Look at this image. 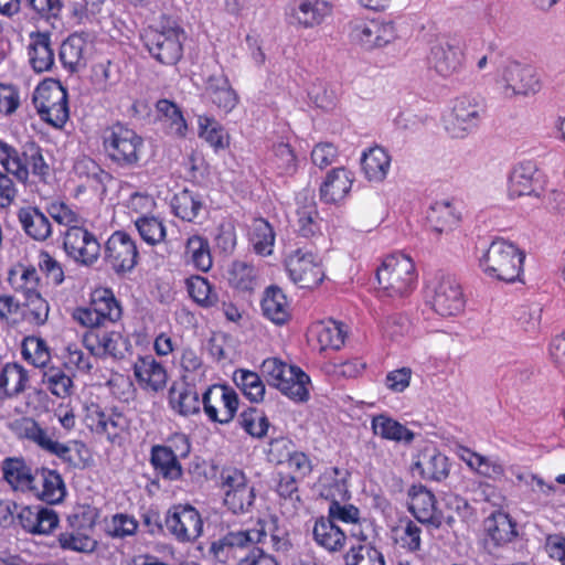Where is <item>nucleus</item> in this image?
<instances>
[{"mask_svg":"<svg viewBox=\"0 0 565 565\" xmlns=\"http://www.w3.org/2000/svg\"><path fill=\"white\" fill-rule=\"evenodd\" d=\"M525 253L504 238L493 239L479 257V267L492 279L507 284L523 282Z\"/></svg>","mask_w":565,"mask_h":565,"instance_id":"obj_1","label":"nucleus"},{"mask_svg":"<svg viewBox=\"0 0 565 565\" xmlns=\"http://www.w3.org/2000/svg\"><path fill=\"white\" fill-rule=\"evenodd\" d=\"M102 143L106 158L121 169L138 167L145 153L143 138L121 122L113 124L103 130Z\"/></svg>","mask_w":565,"mask_h":565,"instance_id":"obj_2","label":"nucleus"},{"mask_svg":"<svg viewBox=\"0 0 565 565\" xmlns=\"http://www.w3.org/2000/svg\"><path fill=\"white\" fill-rule=\"evenodd\" d=\"M266 526L262 520L246 530L232 531L214 540L209 547L211 558L222 565H241L250 544H263Z\"/></svg>","mask_w":565,"mask_h":565,"instance_id":"obj_3","label":"nucleus"},{"mask_svg":"<svg viewBox=\"0 0 565 565\" xmlns=\"http://www.w3.org/2000/svg\"><path fill=\"white\" fill-rule=\"evenodd\" d=\"M183 38V30L170 18H162L157 26H149L142 33V41L151 56L166 65H173L181 58Z\"/></svg>","mask_w":565,"mask_h":565,"instance_id":"obj_4","label":"nucleus"},{"mask_svg":"<svg viewBox=\"0 0 565 565\" xmlns=\"http://www.w3.org/2000/svg\"><path fill=\"white\" fill-rule=\"evenodd\" d=\"M376 278L380 288L387 297H405L416 286L415 264L405 254L388 255L377 268Z\"/></svg>","mask_w":565,"mask_h":565,"instance_id":"obj_5","label":"nucleus"},{"mask_svg":"<svg viewBox=\"0 0 565 565\" xmlns=\"http://www.w3.org/2000/svg\"><path fill=\"white\" fill-rule=\"evenodd\" d=\"M429 302L441 317H456L463 312L466 297L460 281L454 274L439 271L427 282Z\"/></svg>","mask_w":565,"mask_h":565,"instance_id":"obj_6","label":"nucleus"},{"mask_svg":"<svg viewBox=\"0 0 565 565\" xmlns=\"http://www.w3.org/2000/svg\"><path fill=\"white\" fill-rule=\"evenodd\" d=\"M33 104L42 120L62 128L70 117L67 92L60 82L43 81L33 93Z\"/></svg>","mask_w":565,"mask_h":565,"instance_id":"obj_7","label":"nucleus"},{"mask_svg":"<svg viewBox=\"0 0 565 565\" xmlns=\"http://www.w3.org/2000/svg\"><path fill=\"white\" fill-rule=\"evenodd\" d=\"M9 427L19 440L32 444L65 462H73L71 448L55 439L54 434L43 428L34 418L26 416L17 418L10 423Z\"/></svg>","mask_w":565,"mask_h":565,"instance_id":"obj_8","label":"nucleus"},{"mask_svg":"<svg viewBox=\"0 0 565 565\" xmlns=\"http://www.w3.org/2000/svg\"><path fill=\"white\" fill-rule=\"evenodd\" d=\"M482 107L475 98L461 96L443 117L445 130L452 138L462 139L473 132L481 118Z\"/></svg>","mask_w":565,"mask_h":565,"instance_id":"obj_9","label":"nucleus"},{"mask_svg":"<svg viewBox=\"0 0 565 565\" xmlns=\"http://www.w3.org/2000/svg\"><path fill=\"white\" fill-rule=\"evenodd\" d=\"M429 63L444 78L460 73L465 65V52L460 41L451 36H441L430 46Z\"/></svg>","mask_w":565,"mask_h":565,"instance_id":"obj_10","label":"nucleus"},{"mask_svg":"<svg viewBox=\"0 0 565 565\" xmlns=\"http://www.w3.org/2000/svg\"><path fill=\"white\" fill-rule=\"evenodd\" d=\"M290 279L301 288H313L324 278L321 259L310 250L297 249L286 259Z\"/></svg>","mask_w":565,"mask_h":565,"instance_id":"obj_11","label":"nucleus"},{"mask_svg":"<svg viewBox=\"0 0 565 565\" xmlns=\"http://www.w3.org/2000/svg\"><path fill=\"white\" fill-rule=\"evenodd\" d=\"M546 175L533 161H522L514 166L509 177L510 198H541L545 191Z\"/></svg>","mask_w":565,"mask_h":565,"instance_id":"obj_12","label":"nucleus"},{"mask_svg":"<svg viewBox=\"0 0 565 565\" xmlns=\"http://www.w3.org/2000/svg\"><path fill=\"white\" fill-rule=\"evenodd\" d=\"M166 526L177 541L194 542L203 532V520L195 508L179 504L168 511Z\"/></svg>","mask_w":565,"mask_h":565,"instance_id":"obj_13","label":"nucleus"},{"mask_svg":"<svg viewBox=\"0 0 565 565\" xmlns=\"http://www.w3.org/2000/svg\"><path fill=\"white\" fill-rule=\"evenodd\" d=\"M202 405L210 420L228 424L237 412L238 396L228 386L212 385L204 392Z\"/></svg>","mask_w":565,"mask_h":565,"instance_id":"obj_14","label":"nucleus"},{"mask_svg":"<svg viewBox=\"0 0 565 565\" xmlns=\"http://www.w3.org/2000/svg\"><path fill=\"white\" fill-rule=\"evenodd\" d=\"M83 343L92 355L102 359H124L131 348L129 339L119 331L89 330Z\"/></svg>","mask_w":565,"mask_h":565,"instance_id":"obj_15","label":"nucleus"},{"mask_svg":"<svg viewBox=\"0 0 565 565\" xmlns=\"http://www.w3.org/2000/svg\"><path fill=\"white\" fill-rule=\"evenodd\" d=\"M138 259L135 239L122 231L110 235L105 245V260L118 274L130 271Z\"/></svg>","mask_w":565,"mask_h":565,"instance_id":"obj_16","label":"nucleus"},{"mask_svg":"<svg viewBox=\"0 0 565 565\" xmlns=\"http://www.w3.org/2000/svg\"><path fill=\"white\" fill-rule=\"evenodd\" d=\"M499 84L501 93L508 98L534 94L541 87L535 71L516 62L509 63L503 68Z\"/></svg>","mask_w":565,"mask_h":565,"instance_id":"obj_17","label":"nucleus"},{"mask_svg":"<svg viewBox=\"0 0 565 565\" xmlns=\"http://www.w3.org/2000/svg\"><path fill=\"white\" fill-rule=\"evenodd\" d=\"M63 246L68 257L85 266L95 264L100 255V245L95 235L83 226L67 228Z\"/></svg>","mask_w":565,"mask_h":565,"instance_id":"obj_18","label":"nucleus"},{"mask_svg":"<svg viewBox=\"0 0 565 565\" xmlns=\"http://www.w3.org/2000/svg\"><path fill=\"white\" fill-rule=\"evenodd\" d=\"M350 36L352 41L370 50L382 47L394 41L396 30L392 22L355 20L351 23Z\"/></svg>","mask_w":565,"mask_h":565,"instance_id":"obj_19","label":"nucleus"},{"mask_svg":"<svg viewBox=\"0 0 565 565\" xmlns=\"http://www.w3.org/2000/svg\"><path fill=\"white\" fill-rule=\"evenodd\" d=\"M86 422L92 430L105 435L111 443L128 428V419L124 414L115 409H103L96 404L87 408Z\"/></svg>","mask_w":565,"mask_h":565,"instance_id":"obj_20","label":"nucleus"},{"mask_svg":"<svg viewBox=\"0 0 565 565\" xmlns=\"http://www.w3.org/2000/svg\"><path fill=\"white\" fill-rule=\"evenodd\" d=\"M35 498L49 504L62 502L66 495V487L58 472L47 468L36 469V481L30 491Z\"/></svg>","mask_w":565,"mask_h":565,"instance_id":"obj_21","label":"nucleus"},{"mask_svg":"<svg viewBox=\"0 0 565 565\" xmlns=\"http://www.w3.org/2000/svg\"><path fill=\"white\" fill-rule=\"evenodd\" d=\"M3 480L14 491L30 493L36 481V471L23 457H8L2 461Z\"/></svg>","mask_w":565,"mask_h":565,"instance_id":"obj_22","label":"nucleus"},{"mask_svg":"<svg viewBox=\"0 0 565 565\" xmlns=\"http://www.w3.org/2000/svg\"><path fill=\"white\" fill-rule=\"evenodd\" d=\"M134 374L145 391L158 392L167 384V371L153 356H139L134 363Z\"/></svg>","mask_w":565,"mask_h":565,"instance_id":"obj_23","label":"nucleus"},{"mask_svg":"<svg viewBox=\"0 0 565 565\" xmlns=\"http://www.w3.org/2000/svg\"><path fill=\"white\" fill-rule=\"evenodd\" d=\"M354 181L353 173L345 168L329 171L320 185V199L327 204H337L347 198Z\"/></svg>","mask_w":565,"mask_h":565,"instance_id":"obj_24","label":"nucleus"},{"mask_svg":"<svg viewBox=\"0 0 565 565\" xmlns=\"http://www.w3.org/2000/svg\"><path fill=\"white\" fill-rule=\"evenodd\" d=\"M28 55L34 72L44 73L51 71L55 63L51 35L43 32H32L28 45Z\"/></svg>","mask_w":565,"mask_h":565,"instance_id":"obj_25","label":"nucleus"},{"mask_svg":"<svg viewBox=\"0 0 565 565\" xmlns=\"http://www.w3.org/2000/svg\"><path fill=\"white\" fill-rule=\"evenodd\" d=\"M408 509L419 522L440 527L441 522L435 514V495L429 490L423 486H413L408 490Z\"/></svg>","mask_w":565,"mask_h":565,"instance_id":"obj_26","label":"nucleus"},{"mask_svg":"<svg viewBox=\"0 0 565 565\" xmlns=\"http://www.w3.org/2000/svg\"><path fill=\"white\" fill-rule=\"evenodd\" d=\"M391 156L379 146L363 151L361 156V170L364 178L372 183H382L391 169Z\"/></svg>","mask_w":565,"mask_h":565,"instance_id":"obj_27","label":"nucleus"},{"mask_svg":"<svg viewBox=\"0 0 565 565\" xmlns=\"http://www.w3.org/2000/svg\"><path fill=\"white\" fill-rule=\"evenodd\" d=\"M331 11L328 0H298L291 17L299 26L309 29L320 25Z\"/></svg>","mask_w":565,"mask_h":565,"instance_id":"obj_28","label":"nucleus"},{"mask_svg":"<svg viewBox=\"0 0 565 565\" xmlns=\"http://www.w3.org/2000/svg\"><path fill=\"white\" fill-rule=\"evenodd\" d=\"M28 371L18 363H6L0 367V401L22 394L29 383Z\"/></svg>","mask_w":565,"mask_h":565,"instance_id":"obj_29","label":"nucleus"},{"mask_svg":"<svg viewBox=\"0 0 565 565\" xmlns=\"http://www.w3.org/2000/svg\"><path fill=\"white\" fill-rule=\"evenodd\" d=\"M312 534L319 546L332 553L342 551L347 542L345 531L328 516H322L315 522Z\"/></svg>","mask_w":565,"mask_h":565,"instance_id":"obj_30","label":"nucleus"},{"mask_svg":"<svg viewBox=\"0 0 565 565\" xmlns=\"http://www.w3.org/2000/svg\"><path fill=\"white\" fill-rule=\"evenodd\" d=\"M348 475L347 470L337 467L327 469L318 481L319 494L330 503L347 501L350 497L347 484Z\"/></svg>","mask_w":565,"mask_h":565,"instance_id":"obj_31","label":"nucleus"},{"mask_svg":"<svg viewBox=\"0 0 565 565\" xmlns=\"http://www.w3.org/2000/svg\"><path fill=\"white\" fill-rule=\"evenodd\" d=\"M205 93L211 102L224 113L232 111L239 97L224 75H212L206 81Z\"/></svg>","mask_w":565,"mask_h":565,"instance_id":"obj_32","label":"nucleus"},{"mask_svg":"<svg viewBox=\"0 0 565 565\" xmlns=\"http://www.w3.org/2000/svg\"><path fill=\"white\" fill-rule=\"evenodd\" d=\"M18 220L25 234L34 241L43 242L52 235L50 218L38 207L20 209Z\"/></svg>","mask_w":565,"mask_h":565,"instance_id":"obj_33","label":"nucleus"},{"mask_svg":"<svg viewBox=\"0 0 565 565\" xmlns=\"http://www.w3.org/2000/svg\"><path fill=\"white\" fill-rule=\"evenodd\" d=\"M371 428L375 436L382 439L409 445L415 439V433L396 419L380 414L372 418Z\"/></svg>","mask_w":565,"mask_h":565,"instance_id":"obj_34","label":"nucleus"},{"mask_svg":"<svg viewBox=\"0 0 565 565\" xmlns=\"http://www.w3.org/2000/svg\"><path fill=\"white\" fill-rule=\"evenodd\" d=\"M459 220L460 214L449 200L434 202L427 212L429 226L438 234L454 230Z\"/></svg>","mask_w":565,"mask_h":565,"instance_id":"obj_35","label":"nucleus"},{"mask_svg":"<svg viewBox=\"0 0 565 565\" xmlns=\"http://www.w3.org/2000/svg\"><path fill=\"white\" fill-rule=\"evenodd\" d=\"M415 468L423 478L434 481H441L449 475L448 458L436 449H425L415 462Z\"/></svg>","mask_w":565,"mask_h":565,"instance_id":"obj_36","label":"nucleus"},{"mask_svg":"<svg viewBox=\"0 0 565 565\" xmlns=\"http://www.w3.org/2000/svg\"><path fill=\"white\" fill-rule=\"evenodd\" d=\"M311 334L316 338L321 351L327 349L339 350L345 339V330L341 322L335 320L318 321L311 327Z\"/></svg>","mask_w":565,"mask_h":565,"instance_id":"obj_37","label":"nucleus"},{"mask_svg":"<svg viewBox=\"0 0 565 565\" xmlns=\"http://www.w3.org/2000/svg\"><path fill=\"white\" fill-rule=\"evenodd\" d=\"M276 492L281 513L287 518L295 516L301 505L297 479L291 475H280Z\"/></svg>","mask_w":565,"mask_h":565,"instance_id":"obj_38","label":"nucleus"},{"mask_svg":"<svg viewBox=\"0 0 565 565\" xmlns=\"http://www.w3.org/2000/svg\"><path fill=\"white\" fill-rule=\"evenodd\" d=\"M8 280L12 289L24 298L40 294L41 279L34 267L14 266L9 271Z\"/></svg>","mask_w":565,"mask_h":565,"instance_id":"obj_39","label":"nucleus"},{"mask_svg":"<svg viewBox=\"0 0 565 565\" xmlns=\"http://www.w3.org/2000/svg\"><path fill=\"white\" fill-rule=\"evenodd\" d=\"M156 109L158 118L166 132L173 137L182 138L185 136L188 126L180 108L168 99L157 102Z\"/></svg>","mask_w":565,"mask_h":565,"instance_id":"obj_40","label":"nucleus"},{"mask_svg":"<svg viewBox=\"0 0 565 565\" xmlns=\"http://www.w3.org/2000/svg\"><path fill=\"white\" fill-rule=\"evenodd\" d=\"M459 458L482 477L495 480L504 475L503 465L498 459L482 456L469 448H460Z\"/></svg>","mask_w":565,"mask_h":565,"instance_id":"obj_41","label":"nucleus"},{"mask_svg":"<svg viewBox=\"0 0 565 565\" xmlns=\"http://www.w3.org/2000/svg\"><path fill=\"white\" fill-rule=\"evenodd\" d=\"M41 383L53 396L62 399L70 397L75 388L73 377L56 365L43 370Z\"/></svg>","mask_w":565,"mask_h":565,"instance_id":"obj_42","label":"nucleus"},{"mask_svg":"<svg viewBox=\"0 0 565 565\" xmlns=\"http://www.w3.org/2000/svg\"><path fill=\"white\" fill-rule=\"evenodd\" d=\"M264 316L276 324H284L289 319V305L281 289L269 287L262 300Z\"/></svg>","mask_w":565,"mask_h":565,"instance_id":"obj_43","label":"nucleus"},{"mask_svg":"<svg viewBox=\"0 0 565 565\" xmlns=\"http://www.w3.org/2000/svg\"><path fill=\"white\" fill-rule=\"evenodd\" d=\"M150 462L154 470L164 479L178 480L182 476V467L179 458L172 454V450L161 445L152 446Z\"/></svg>","mask_w":565,"mask_h":565,"instance_id":"obj_44","label":"nucleus"},{"mask_svg":"<svg viewBox=\"0 0 565 565\" xmlns=\"http://www.w3.org/2000/svg\"><path fill=\"white\" fill-rule=\"evenodd\" d=\"M486 531L495 545H504L511 542L515 535V524L504 512L492 513L484 522Z\"/></svg>","mask_w":565,"mask_h":565,"instance_id":"obj_45","label":"nucleus"},{"mask_svg":"<svg viewBox=\"0 0 565 565\" xmlns=\"http://www.w3.org/2000/svg\"><path fill=\"white\" fill-rule=\"evenodd\" d=\"M185 259L198 270L207 271L211 269L213 260L210 250V244L206 238L200 235H193L188 238L185 244Z\"/></svg>","mask_w":565,"mask_h":565,"instance_id":"obj_46","label":"nucleus"},{"mask_svg":"<svg viewBox=\"0 0 565 565\" xmlns=\"http://www.w3.org/2000/svg\"><path fill=\"white\" fill-rule=\"evenodd\" d=\"M90 301L104 324L108 321L115 322L120 319L121 307L110 289H95L92 294Z\"/></svg>","mask_w":565,"mask_h":565,"instance_id":"obj_47","label":"nucleus"},{"mask_svg":"<svg viewBox=\"0 0 565 565\" xmlns=\"http://www.w3.org/2000/svg\"><path fill=\"white\" fill-rule=\"evenodd\" d=\"M296 365L287 364L278 358H268L262 363V373L269 385L277 390H290L286 379L295 376ZM292 394V391H289Z\"/></svg>","mask_w":565,"mask_h":565,"instance_id":"obj_48","label":"nucleus"},{"mask_svg":"<svg viewBox=\"0 0 565 565\" xmlns=\"http://www.w3.org/2000/svg\"><path fill=\"white\" fill-rule=\"evenodd\" d=\"M169 402L171 407L183 416L198 413L202 403L198 392L191 385L172 386L169 393Z\"/></svg>","mask_w":565,"mask_h":565,"instance_id":"obj_49","label":"nucleus"},{"mask_svg":"<svg viewBox=\"0 0 565 565\" xmlns=\"http://www.w3.org/2000/svg\"><path fill=\"white\" fill-rule=\"evenodd\" d=\"M199 136L214 150H224L230 146V137L225 128L212 117L199 116Z\"/></svg>","mask_w":565,"mask_h":565,"instance_id":"obj_50","label":"nucleus"},{"mask_svg":"<svg viewBox=\"0 0 565 565\" xmlns=\"http://www.w3.org/2000/svg\"><path fill=\"white\" fill-rule=\"evenodd\" d=\"M233 380L252 403H259L264 399L266 387L256 372L239 369L234 372Z\"/></svg>","mask_w":565,"mask_h":565,"instance_id":"obj_51","label":"nucleus"},{"mask_svg":"<svg viewBox=\"0 0 565 565\" xmlns=\"http://www.w3.org/2000/svg\"><path fill=\"white\" fill-rule=\"evenodd\" d=\"M250 244L258 255L267 256L273 252L275 233L270 224L264 218H256L250 225Z\"/></svg>","mask_w":565,"mask_h":565,"instance_id":"obj_52","label":"nucleus"},{"mask_svg":"<svg viewBox=\"0 0 565 565\" xmlns=\"http://www.w3.org/2000/svg\"><path fill=\"white\" fill-rule=\"evenodd\" d=\"M171 206L178 217L192 222L202 211L203 202L200 195L189 190H183L173 196Z\"/></svg>","mask_w":565,"mask_h":565,"instance_id":"obj_53","label":"nucleus"},{"mask_svg":"<svg viewBox=\"0 0 565 565\" xmlns=\"http://www.w3.org/2000/svg\"><path fill=\"white\" fill-rule=\"evenodd\" d=\"M298 207L296 210L297 224L299 233L309 237L315 235L319 231L318 224V210L313 198L305 199V203H300V199L297 198Z\"/></svg>","mask_w":565,"mask_h":565,"instance_id":"obj_54","label":"nucleus"},{"mask_svg":"<svg viewBox=\"0 0 565 565\" xmlns=\"http://www.w3.org/2000/svg\"><path fill=\"white\" fill-rule=\"evenodd\" d=\"M85 42L81 36H70L65 40L60 50V60L64 67L71 72L77 71L85 64L84 58Z\"/></svg>","mask_w":565,"mask_h":565,"instance_id":"obj_55","label":"nucleus"},{"mask_svg":"<svg viewBox=\"0 0 565 565\" xmlns=\"http://www.w3.org/2000/svg\"><path fill=\"white\" fill-rule=\"evenodd\" d=\"M393 539L401 548L415 553L422 546V527L408 520L393 530Z\"/></svg>","mask_w":565,"mask_h":565,"instance_id":"obj_56","label":"nucleus"},{"mask_svg":"<svg viewBox=\"0 0 565 565\" xmlns=\"http://www.w3.org/2000/svg\"><path fill=\"white\" fill-rule=\"evenodd\" d=\"M50 313V306L41 294L24 298L22 305V319L31 326L45 324Z\"/></svg>","mask_w":565,"mask_h":565,"instance_id":"obj_57","label":"nucleus"},{"mask_svg":"<svg viewBox=\"0 0 565 565\" xmlns=\"http://www.w3.org/2000/svg\"><path fill=\"white\" fill-rule=\"evenodd\" d=\"M183 380L188 385H195L206 380V366L202 359L192 349H184L181 355Z\"/></svg>","mask_w":565,"mask_h":565,"instance_id":"obj_58","label":"nucleus"},{"mask_svg":"<svg viewBox=\"0 0 565 565\" xmlns=\"http://www.w3.org/2000/svg\"><path fill=\"white\" fill-rule=\"evenodd\" d=\"M191 298L203 308H211L217 303V294L209 280L202 276H192L186 280Z\"/></svg>","mask_w":565,"mask_h":565,"instance_id":"obj_59","label":"nucleus"},{"mask_svg":"<svg viewBox=\"0 0 565 565\" xmlns=\"http://www.w3.org/2000/svg\"><path fill=\"white\" fill-rule=\"evenodd\" d=\"M23 358L35 367L46 369L51 361V352L46 342L38 337H28L22 345Z\"/></svg>","mask_w":565,"mask_h":565,"instance_id":"obj_60","label":"nucleus"},{"mask_svg":"<svg viewBox=\"0 0 565 565\" xmlns=\"http://www.w3.org/2000/svg\"><path fill=\"white\" fill-rule=\"evenodd\" d=\"M237 422L239 427L254 438H263L269 428V422L266 415L254 407L243 411Z\"/></svg>","mask_w":565,"mask_h":565,"instance_id":"obj_61","label":"nucleus"},{"mask_svg":"<svg viewBox=\"0 0 565 565\" xmlns=\"http://www.w3.org/2000/svg\"><path fill=\"white\" fill-rule=\"evenodd\" d=\"M134 224L142 241L148 245H157L166 238V226L162 220L156 215L134 218Z\"/></svg>","mask_w":565,"mask_h":565,"instance_id":"obj_62","label":"nucleus"},{"mask_svg":"<svg viewBox=\"0 0 565 565\" xmlns=\"http://www.w3.org/2000/svg\"><path fill=\"white\" fill-rule=\"evenodd\" d=\"M227 280L238 290H252L255 286L256 269L245 262H233L227 270Z\"/></svg>","mask_w":565,"mask_h":565,"instance_id":"obj_63","label":"nucleus"},{"mask_svg":"<svg viewBox=\"0 0 565 565\" xmlns=\"http://www.w3.org/2000/svg\"><path fill=\"white\" fill-rule=\"evenodd\" d=\"M348 565H385L384 555L372 544L352 546L345 555Z\"/></svg>","mask_w":565,"mask_h":565,"instance_id":"obj_64","label":"nucleus"}]
</instances>
